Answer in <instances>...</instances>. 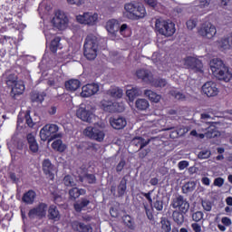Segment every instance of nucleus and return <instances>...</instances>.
Instances as JSON below:
<instances>
[{
  "label": "nucleus",
  "mask_w": 232,
  "mask_h": 232,
  "mask_svg": "<svg viewBox=\"0 0 232 232\" xmlns=\"http://www.w3.org/2000/svg\"><path fill=\"white\" fill-rule=\"evenodd\" d=\"M144 95H146L151 102H160V100L162 99L160 94H157V92L151 90H146Z\"/></svg>",
  "instance_id": "obj_28"
},
{
  "label": "nucleus",
  "mask_w": 232,
  "mask_h": 232,
  "mask_svg": "<svg viewBox=\"0 0 232 232\" xmlns=\"http://www.w3.org/2000/svg\"><path fill=\"white\" fill-rule=\"evenodd\" d=\"M210 70L217 79L219 81H225V82H229L232 78L231 72L224 64V62L218 58H214L209 63Z\"/></svg>",
  "instance_id": "obj_1"
},
{
  "label": "nucleus",
  "mask_w": 232,
  "mask_h": 232,
  "mask_svg": "<svg viewBox=\"0 0 232 232\" xmlns=\"http://www.w3.org/2000/svg\"><path fill=\"white\" fill-rule=\"evenodd\" d=\"M83 135L97 142H102L104 137H106V133H104V126L99 124H95L93 127H87L83 130Z\"/></svg>",
  "instance_id": "obj_5"
},
{
  "label": "nucleus",
  "mask_w": 232,
  "mask_h": 232,
  "mask_svg": "<svg viewBox=\"0 0 232 232\" xmlns=\"http://www.w3.org/2000/svg\"><path fill=\"white\" fill-rule=\"evenodd\" d=\"M132 144H135V146H140V150H142V148L150 144V140L145 141L142 138L138 137L132 140Z\"/></svg>",
  "instance_id": "obj_42"
},
{
  "label": "nucleus",
  "mask_w": 232,
  "mask_h": 232,
  "mask_svg": "<svg viewBox=\"0 0 232 232\" xmlns=\"http://www.w3.org/2000/svg\"><path fill=\"white\" fill-rule=\"evenodd\" d=\"M99 40L94 35H89L83 44V55L89 61H93L97 57Z\"/></svg>",
  "instance_id": "obj_3"
},
{
  "label": "nucleus",
  "mask_w": 232,
  "mask_h": 232,
  "mask_svg": "<svg viewBox=\"0 0 232 232\" xmlns=\"http://www.w3.org/2000/svg\"><path fill=\"white\" fill-rule=\"evenodd\" d=\"M198 34L205 39H213L217 35V27L213 24H207L199 29Z\"/></svg>",
  "instance_id": "obj_15"
},
{
  "label": "nucleus",
  "mask_w": 232,
  "mask_h": 232,
  "mask_svg": "<svg viewBox=\"0 0 232 232\" xmlns=\"http://www.w3.org/2000/svg\"><path fill=\"white\" fill-rule=\"evenodd\" d=\"M118 193L120 197H122L126 193V179H122L118 187Z\"/></svg>",
  "instance_id": "obj_47"
},
{
  "label": "nucleus",
  "mask_w": 232,
  "mask_h": 232,
  "mask_svg": "<svg viewBox=\"0 0 232 232\" xmlns=\"http://www.w3.org/2000/svg\"><path fill=\"white\" fill-rule=\"evenodd\" d=\"M170 206L173 209H176V211H179L180 213H188L189 209V203H188L182 196H177L174 198Z\"/></svg>",
  "instance_id": "obj_13"
},
{
  "label": "nucleus",
  "mask_w": 232,
  "mask_h": 232,
  "mask_svg": "<svg viewBox=\"0 0 232 232\" xmlns=\"http://www.w3.org/2000/svg\"><path fill=\"white\" fill-rule=\"evenodd\" d=\"M149 84H151L154 88H166V86H168V82L162 78L153 80L152 77L151 82H150Z\"/></svg>",
  "instance_id": "obj_34"
},
{
  "label": "nucleus",
  "mask_w": 232,
  "mask_h": 232,
  "mask_svg": "<svg viewBox=\"0 0 232 232\" xmlns=\"http://www.w3.org/2000/svg\"><path fill=\"white\" fill-rule=\"evenodd\" d=\"M122 14L123 17L126 19L139 21V19H144L147 13L146 7H144L141 4L130 2L124 5Z\"/></svg>",
  "instance_id": "obj_2"
},
{
  "label": "nucleus",
  "mask_w": 232,
  "mask_h": 232,
  "mask_svg": "<svg viewBox=\"0 0 232 232\" xmlns=\"http://www.w3.org/2000/svg\"><path fill=\"white\" fill-rule=\"evenodd\" d=\"M81 88V82L77 79H71L65 82L67 92H77Z\"/></svg>",
  "instance_id": "obj_27"
},
{
  "label": "nucleus",
  "mask_w": 232,
  "mask_h": 232,
  "mask_svg": "<svg viewBox=\"0 0 232 232\" xmlns=\"http://www.w3.org/2000/svg\"><path fill=\"white\" fill-rule=\"evenodd\" d=\"M200 8H204L205 12L211 10V0H198Z\"/></svg>",
  "instance_id": "obj_43"
},
{
  "label": "nucleus",
  "mask_w": 232,
  "mask_h": 232,
  "mask_svg": "<svg viewBox=\"0 0 232 232\" xmlns=\"http://www.w3.org/2000/svg\"><path fill=\"white\" fill-rule=\"evenodd\" d=\"M107 95L112 97V99H121L123 92L119 87H111L110 90L107 91Z\"/></svg>",
  "instance_id": "obj_30"
},
{
  "label": "nucleus",
  "mask_w": 232,
  "mask_h": 232,
  "mask_svg": "<svg viewBox=\"0 0 232 232\" xmlns=\"http://www.w3.org/2000/svg\"><path fill=\"white\" fill-rule=\"evenodd\" d=\"M191 227L194 232H202V227L198 223H192Z\"/></svg>",
  "instance_id": "obj_60"
},
{
  "label": "nucleus",
  "mask_w": 232,
  "mask_h": 232,
  "mask_svg": "<svg viewBox=\"0 0 232 232\" xmlns=\"http://www.w3.org/2000/svg\"><path fill=\"white\" fill-rule=\"evenodd\" d=\"M184 66L186 68H191L192 70H198L202 72V62L195 57L188 56L184 60Z\"/></svg>",
  "instance_id": "obj_20"
},
{
  "label": "nucleus",
  "mask_w": 232,
  "mask_h": 232,
  "mask_svg": "<svg viewBox=\"0 0 232 232\" xmlns=\"http://www.w3.org/2000/svg\"><path fill=\"white\" fill-rule=\"evenodd\" d=\"M90 206V200L87 198H82L80 202L74 204V209L78 213L82 211L84 208H88Z\"/></svg>",
  "instance_id": "obj_35"
},
{
  "label": "nucleus",
  "mask_w": 232,
  "mask_h": 232,
  "mask_svg": "<svg viewBox=\"0 0 232 232\" xmlns=\"http://www.w3.org/2000/svg\"><path fill=\"white\" fill-rule=\"evenodd\" d=\"M202 92L207 97H215V95H218V88H217V83L213 82H207L202 86Z\"/></svg>",
  "instance_id": "obj_19"
},
{
  "label": "nucleus",
  "mask_w": 232,
  "mask_h": 232,
  "mask_svg": "<svg viewBox=\"0 0 232 232\" xmlns=\"http://www.w3.org/2000/svg\"><path fill=\"white\" fill-rule=\"evenodd\" d=\"M109 122L114 130H124L128 124V121L124 117H111L110 118Z\"/></svg>",
  "instance_id": "obj_21"
},
{
  "label": "nucleus",
  "mask_w": 232,
  "mask_h": 232,
  "mask_svg": "<svg viewBox=\"0 0 232 232\" xmlns=\"http://www.w3.org/2000/svg\"><path fill=\"white\" fill-rule=\"evenodd\" d=\"M156 32L165 37H171L175 34V24L170 20H164L162 18L157 19L155 22Z\"/></svg>",
  "instance_id": "obj_4"
},
{
  "label": "nucleus",
  "mask_w": 232,
  "mask_h": 232,
  "mask_svg": "<svg viewBox=\"0 0 232 232\" xmlns=\"http://www.w3.org/2000/svg\"><path fill=\"white\" fill-rule=\"evenodd\" d=\"M25 121H26V124L32 128L34 126V121H32V118L30 117V113L26 112L25 115Z\"/></svg>",
  "instance_id": "obj_58"
},
{
  "label": "nucleus",
  "mask_w": 232,
  "mask_h": 232,
  "mask_svg": "<svg viewBox=\"0 0 232 232\" xmlns=\"http://www.w3.org/2000/svg\"><path fill=\"white\" fill-rule=\"evenodd\" d=\"M59 131V126L55 124H47L44 126L40 130L41 140H48V139H53V137H61V134H55Z\"/></svg>",
  "instance_id": "obj_10"
},
{
  "label": "nucleus",
  "mask_w": 232,
  "mask_h": 232,
  "mask_svg": "<svg viewBox=\"0 0 232 232\" xmlns=\"http://www.w3.org/2000/svg\"><path fill=\"white\" fill-rule=\"evenodd\" d=\"M43 170L44 175H46L47 179H50V180H53V179H55L57 169H55V166L52 164L50 160H44L43 161Z\"/></svg>",
  "instance_id": "obj_17"
},
{
  "label": "nucleus",
  "mask_w": 232,
  "mask_h": 232,
  "mask_svg": "<svg viewBox=\"0 0 232 232\" xmlns=\"http://www.w3.org/2000/svg\"><path fill=\"white\" fill-rule=\"evenodd\" d=\"M170 95H172V97H175V99H177L178 101H184V99H186V95L177 90H172L170 92Z\"/></svg>",
  "instance_id": "obj_46"
},
{
  "label": "nucleus",
  "mask_w": 232,
  "mask_h": 232,
  "mask_svg": "<svg viewBox=\"0 0 232 232\" xmlns=\"http://www.w3.org/2000/svg\"><path fill=\"white\" fill-rule=\"evenodd\" d=\"M48 213L49 218L52 220H59V218H61V214L59 213V210H57V207L53 205L49 208Z\"/></svg>",
  "instance_id": "obj_36"
},
{
  "label": "nucleus",
  "mask_w": 232,
  "mask_h": 232,
  "mask_svg": "<svg viewBox=\"0 0 232 232\" xmlns=\"http://www.w3.org/2000/svg\"><path fill=\"white\" fill-rule=\"evenodd\" d=\"M123 222L130 227V229H135V224L133 223V219L130 216L123 217Z\"/></svg>",
  "instance_id": "obj_45"
},
{
  "label": "nucleus",
  "mask_w": 232,
  "mask_h": 232,
  "mask_svg": "<svg viewBox=\"0 0 232 232\" xmlns=\"http://www.w3.org/2000/svg\"><path fill=\"white\" fill-rule=\"evenodd\" d=\"M160 224L162 231L171 232V222L168 218H162L160 220Z\"/></svg>",
  "instance_id": "obj_40"
},
{
  "label": "nucleus",
  "mask_w": 232,
  "mask_h": 232,
  "mask_svg": "<svg viewBox=\"0 0 232 232\" xmlns=\"http://www.w3.org/2000/svg\"><path fill=\"white\" fill-rule=\"evenodd\" d=\"M135 106L137 110H140L141 111H144L150 108V102L144 98H140L136 101Z\"/></svg>",
  "instance_id": "obj_31"
},
{
  "label": "nucleus",
  "mask_w": 232,
  "mask_h": 232,
  "mask_svg": "<svg viewBox=\"0 0 232 232\" xmlns=\"http://www.w3.org/2000/svg\"><path fill=\"white\" fill-rule=\"evenodd\" d=\"M202 207L205 209V211H211V202L209 201H203Z\"/></svg>",
  "instance_id": "obj_62"
},
{
  "label": "nucleus",
  "mask_w": 232,
  "mask_h": 232,
  "mask_svg": "<svg viewBox=\"0 0 232 232\" xmlns=\"http://www.w3.org/2000/svg\"><path fill=\"white\" fill-rule=\"evenodd\" d=\"M52 148L54 150V151H59L60 153H63V151H66V144L63 142L61 140H55L52 143Z\"/></svg>",
  "instance_id": "obj_32"
},
{
  "label": "nucleus",
  "mask_w": 232,
  "mask_h": 232,
  "mask_svg": "<svg viewBox=\"0 0 232 232\" xmlns=\"http://www.w3.org/2000/svg\"><path fill=\"white\" fill-rule=\"evenodd\" d=\"M27 144L30 151L32 153H37L39 151V143H37V140L35 139L34 133H29L26 136Z\"/></svg>",
  "instance_id": "obj_23"
},
{
  "label": "nucleus",
  "mask_w": 232,
  "mask_h": 232,
  "mask_svg": "<svg viewBox=\"0 0 232 232\" xmlns=\"http://www.w3.org/2000/svg\"><path fill=\"white\" fill-rule=\"evenodd\" d=\"M76 116L83 122H92L95 119L92 105L81 104L76 111Z\"/></svg>",
  "instance_id": "obj_9"
},
{
  "label": "nucleus",
  "mask_w": 232,
  "mask_h": 232,
  "mask_svg": "<svg viewBox=\"0 0 232 232\" xmlns=\"http://www.w3.org/2000/svg\"><path fill=\"white\" fill-rule=\"evenodd\" d=\"M218 47L220 48V50H231L232 38H222L218 42Z\"/></svg>",
  "instance_id": "obj_33"
},
{
  "label": "nucleus",
  "mask_w": 232,
  "mask_h": 232,
  "mask_svg": "<svg viewBox=\"0 0 232 232\" xmlns=\"http://www.w3.org/2000/svg\"><path fill=\"white\" fill-rule=\"evenodd\" d=\"M101 107L103 111H107L108 113H115V111L121 113L124 111V103L111 102L107 100L102 101Z\"/></svg>",
  "instance_id": "obj_12"
},
{
  "label": "nucleus",
  "mask_w": 232,
  "mask_h": 232,
  "mask_svg": "<svg viewBox=\"0 0 232 232\" xmlns=\"http://www.w3.org/2000/svg\"><path fill=\"white\" fill-rule=\"evenodd\" d=\"M68 5H73L74 6H82L85 5L86 0H66Z\"/></svg>",
  "instance_id": "obj_52"
},
{
  "label": "nucleus",
  "mask_w": 232,
  "mask_h": 232,
  "mask_svg": "<svg viewBox=\"0 0 232 232\" xmlns=\"http://www.w3.org/2000/svg\"><path fill=\"white\" fill-rule=\"evenodd\" d=\"M195 188H197V183L195 181H189L183 186V193H191V191H195Z\"/></svg>",
  "instance_id": "obj_41"
},
{
  "label": "nucleus",
  "mask_w": 232,
  "mask_h": 232,
  "mask_svg": "<svg viewBox=\"0 0 232 232\" xmlns=\"http://www.w3.org/2000/svg\"><path fill=\"white\" fill-rule=\"evenodd\" d=\"M38 10L40 14L41 12H44V14H46V12H50V10H52V4L48 0H44L40 4Z\"/></svg>",
  "instance_id": "obj_38"
},
{
  "label": "nucleus",
  "mask_w": 232,
  "mask_h": 232,
  "mask_svg": "<svg viewBox=\"0 0 232 232\" xmlns=\"http://www.w3.org/2000/svg\"><path fill=\"white\" fill-rule=\"evenodd\" d=\"M47 209L46 204L42 203L29 211V218H43V217H46Z\"/></svg>",
  "instance_id": "obj_16"
},
{
  "label": "nucleus",
  "mask_w": 232,
  "mask_h": 232,
  "mask_svg": "<svg viewBox=\"0 0 232 232\" xmlns=\"http://www.w3.org/2000/svg\"><path fill=\"white\" fill-rule=\"evenodd\" d=\"M145 211L149 220H153V208H148V207L145 206Z\"/></svg>",
  "instance_id": "obj_57"
},
{
  "label": "nucleus",
  "mask_w": 232,
  "mask_h": 232,
  "mask_svg": "<svg viewBox=\"0 0 232 232\" xmlns=\"http://www.w3.org/2000/svg\"><path fill=\"white\" fill-rule=\"evenodd\" d=\"M76 21L80 24H85L86 26H97L99 24V14L94 12H85L82 14L76 16Z\"/></svg>",
  "instance_id": "obj_8"
},
{
  "label": "nucleus",
  "mask_w": 232,
  "mask_h": 232,
  "mask_svg": "<svg viewBox=\"0 0 232 232\" xmlns=\"http://www.w3.org/2000/svg\"><path fill=\"white\" fill-rule=\"evenodd\" d=\"M204 218V213L202 211H197L192 214V219L194 222H200Z\"/></svg>",
  "instance_id": "obj_50"
},
{
  "label": "nucleus",
  "mask_w": 232,
  "mask_h": 232,
  "mask_svg": "<svg viewBox=\"0 0 232 232\" xmlns=\"http://www.w3.org/2000/svg\"><path fill=\"white\" fill-rule=\"evenodd\" d=\"M35 191L29 190L27 193H25L23 197V200L25 202V204H34V200H35Z\"/></svg>",
  "instance_id": "obj_37"
},
{
  "label": "nucleus",
  "mask_w": 232,
  "mask_h": 232,
  "mask_svg": "<svg viewBox=\"0 0 232 232\" xmlns=\"http://www.w3.org/2000/svg\"><path fill=\"white\" fill-rule=\"evenodd\" d=\"M144 1L146 5H148L149 6H151L152 8H156L157 5H159L157 0H144Z\"/></svg>",
  "instance_id": "obj_61"
},
{
  "label": "nucleus",
  "mask_w": 232,
  "mask_h": 232,
  "mask_svg": "<svg viewBox=\"0 0 232 232\" xmlns=\"http://www.w3.org/2000/svg\"><path fill=\"white\" fill-rule=\"evenodd\" d=\"M81 195H86V190L83 188H72L69 190V197L71 200H75L76 198H79Z\"/></svg>",
  "instance_id": "obj_29"
},
{
  "label": "nucleus",
  "mask_w": 232,
  "mask_h": 232,
  "mask_svg": "<svg viewBox=\"0 0 232 232\" xmlns=\"http://www.w3.org/2000/svg\"><path fill=\"white\" fill-rule=\"evenodd\" d=\"M44 93H34L32 95V101L34 102H43L44 101Z\"/></svg>",
  "instance_id": "obj_49"
},
{
  "label": "nucleus",
  "mask_w": 232,
  "mask_h": 232,
  "mask_svg": "<svg viewBox=\"0 0 232 232\" xmlns=\"http://www.w3.org/2000/svg\"><path fill=\"white\" fill-rule=\"evenodd\" d=\"M63 184L65 186L72 187V186H75V180H73V177L67 175L63 179Z\"/></svg>",
  "instance_id": "obj_48"
},
{
  "label": "nucleus",
  "mask_w": 232,
  "mask_h": 232,
  "mask_svg": "<svg viewBox=\"0 0 232 232\" xmlns=\"http://www.w3.org/2000/svg\"><path fill=\"white\" fill-rule=\"evenodd\" d=\"M141 95L140 90L137 87H132L126 91V96L129 99V104H133V101H135L136 97H140Z\"/></svg>",
  "instance_id": "obj_25"
},
{
  "label": "nucleus",
  "mask_w": 232,
  "mask_h": 232,
  "mask_svg": "<svg viewBox=\"0 0 232 232\" xmlns=\"http://www.w3.org/2000/svg\"><path fill=\"white\" fill-rule=\"evenodd\" d=\"M222 224H224V226H231L232 222H231V218L225 217L222 218L221 219Z\"/></svg>",
  "instance_id": "obj_64"
},
{
  "label": "nucleus",
  "mask_w": 232,
  "mask_h": 232,
  "mask_svg": "<svg viewBox=\"0 0 232 232\" xmlns=\"http://www.w3.org/2000/svg\"><path fill=\"white\" fill-rule=\"evenodd\" d=\"M188 166H189V162H188L187 160L179 161L178 164L179 169H180V171H182L183 169H186Z\"/></svg>",
  "instance_id": "obj_55"
},
{
  "label": "nucleus",
  "mask_w": 232,
  "mask_h": 232,
  "mask_svg": "<svg viewBox=\"0 0 232 232\" xmlns=\"http://www.w3.org/2000/svg\"><path fill=\"white\" fill-rule=\"evenodd\" d=\"M136 75L138 79H142L144 82H148L149 84L151 82V78L153 77L151 72L144 69L138 70Z\"/></svg>",
  "instance_id": "obj_26"
},
{
  "label": "nucleus",
  "mask_w": 232,
  "mask_h": 232,
  "mask_svg": "<svg viewBox=\"0 0 232 232\" xmlns=\"http://www.w3.org/2000/svg\"><path fill=\"white\" fill-rule=\"evenodd\" d=\"M6 84L12 88L11 93L14 97H17V95H23V93H24V82L17 81V76L15 74H10L7 77Z\"/></svg>",
  "instance_id": "obj_6"
},
{
  "label": "nucleus",
  "mask_w": 232,
  "mask_h": 232,
  "mask_svg": "<svg viewBox=\"0 0 232 232\" xmlns=\"http://www.w3.org/2000/svg\"><path fill=\"white\" fill-rule=\"evenodd\" d=\"M51 23L53 28H56V30L63 31L68 28L70 19L64 12L58 10L54 13V16L53 17Z\"/></svg>",
  "instance_id": "obj_7"
},
{
  "label": "nucleus",
  "mask_w": 232,
  "mask_h": 232,
  "mask_svg": "<svg viewBox=\"0 0 232 232\" xmlns=\"http://www.w3.org/2000/svg\"><path fill=\"white\" fill-rule=\"evenodd\" d=\"M154 208L157 211H162V209H164V205L162 204V201L157 200L154 203Z\"/></svg>",
  "instance_id": "obj_59"
},
{
  "label": "nucleus",
  "mask_w": 232,
  "mask_h": 232,
  "mask_svg": "<svg viewBox=\"0 0 232 232\" xmlns=\"http://www.w3.org/2000/svg\"><path fill=\"white\" fill-rule=\"evenodd\" d=\"M73 231L78 232H93V228L90 225H84V223L79 221H73L72 223Z\"/></svg>",
  "instance_id": "obj_24"
},
{
  "label": "nucleus",
  "mask_w": 232,
  "mask_h": 232,
  "mask_svg": "<svg viewBox=\"0 0 232 232\" xmlns=\"http://www.w3.org/2000/svg\"><path fill=\"white\" fill-rule=\"evenodd\" d=\"M198 131H201L202 133H198L197 130H192L190 131V135H192V137H198L199 139H204V137H207V139H213V137L218 135L217 128L213 125H210L208 128L202 127Z\"/></svg>",
  "instance_id": "obj_11"
},
{
  "label": "nucleus",
  "mask_w": 232,
  "mask_h": 232,
  "mask_svg": "<svg viewBox=\"0 0 232 232\" xmlns=\"http://www.w3.org/2000/svg\"><path fill=\"white\" fill-rule=\"evenodd\" d=\"M173 220L178 224V226H182L184 224V215L182 213L179 212L178 210H175L172 214Z\"/></svg>",
  "instance_id": "obj_39"
},
{
  "label": "nucleus",
  "mask_w": 232,
  "mask_h": 232,
  "mask_svg": "<svg viewBox=\"0 0 232 232\" xmlns=\"http://www.w3.org/2000/svg\"><path fill=\"white\" fill-rule=\"evenodd\" d=\"M105 28L109 34L115 35L117 32H119V29L121 28V23L115 19L108 20L105 24Z\"/></svg>",
  "instance_id": "obj_22"
},
{
  "label": "nucleus",
  "mask_w": 232,
  "mask_h": 232,
  "mask_svg": "<svg viewBox=\"0 0 232 232\" xmlns=\"http://www.w3.org/2000/svg\"><path fill=\"white\" fill-rule=\"evenodd\" d=\"M214 186H217L218 188H222V186H224V179H222V178L215 179Z\"/></svg>",
  "instance_id": "obj_56"
},
{
  "label": "nucleus",
  "mask_w": 232,
  "mask_h": 232,
  "mask_svg": "<svg viewBox=\"0 0 232 232\" xmlns=\"http://www.w3.org/2000/svg\"><path fill=\"white\" fill-rule=\"evenodd\" d=\"M196 26H197V20L189 19L188 21H187V28L188 30H193V28H195Z\"/></svg>",
  "instance_id": "obj_54"
},
{
  "label": "nucleus",
  "mask_w": 232,
  "mask_h": 232,
  "mask_svg": "<svg viewBox=\"0 0 232 232\" xmlns=\"http://www.w3.org/2000/svg\"><path fill=\"white\" fill-rule=\"evenodd\" d=\"M99 90V83L86 84L82 88L81 97H92V95H95V93H98Z\"/></svg>",
  "instance_id": "obj_18"
},
{
  "label": "nucleus",
  "mask_w": 232,
  "mask_h": 232,
  "mask_svg": "<svg viewBox=\"0 0 232 232\" xmlns=\"http://www.w3.org/2000/svg\"><path fill=\"white\" fill-rule=\"evenodd\" d=\"M80 180L81 182H84V180H86L89 184H93L95 182V176L92 174H87L84 177L80 176Z\"/></svg>",
  "instance_id": "obj_44"
},
{
  "label": "nucleus",
  "mask_w": 232,
  "mask_h": 232,
  "mask_svg": "<svg viewBox=\"0 0 232 232\" xmlns=\"http://www.w3.org/2000/svg\"><path fill=\"white\" fill-rule=\"evenodd\" d=\"M44 35L47 43H50L51 41V52H53V53H55V52H57V48H59V43H61V38L59 36H55L53 29H52L51 31L44 30Z\"/></svg>",
  "instance_id": "obj_14"
},
{
  "label": "nucleus",
  "mask_w": 232,
  "mask_h": 232,
  "mask_svg": "<svg viewBox=\"0 0 232 232\" xmlns=\"http://www.w3.org/2000/svg\"><path fill=\"white\" fill-rule=\"evenodd\" d=\"M5 23H7L8 26H13V28H15L16 30H22L23 28H24V25H17V24H14L12 23V19L11 18H5Z\"/></svg>",
  "instance_id": "obj_51"
},
{
  "label": "nucleus",
  "mask_w": 232,
  "mask_h": 232,
  "mask_svg": "<svg viewBox=\"0 0 232 232\" xmlns=\"http://www.w3.org/2000/svg\"><path fill=\"white\" fill-rule=\"evenodd\" d=\"M198 159H209L211 157V151L210 150H202L198 155Z\"/></svg>",
  "instance_id": "obj_53"
},
{
  "label": "nucleus",
  "mask_w": 232,
  "mask_h": 232,
  "mask_svg": "<svg viewBox=\"0 0 232 232\" xmlns=\"http://www.w3.org/2000/svg\"><path fill=\"white\" fill-rule=\"evenodd\" d=\"M126 30H128V24H123L120 25L119 32L121 35H124V34L126 33Z\"/></svg>",
  "instance_id": "obj_63"
}]
</instances>
